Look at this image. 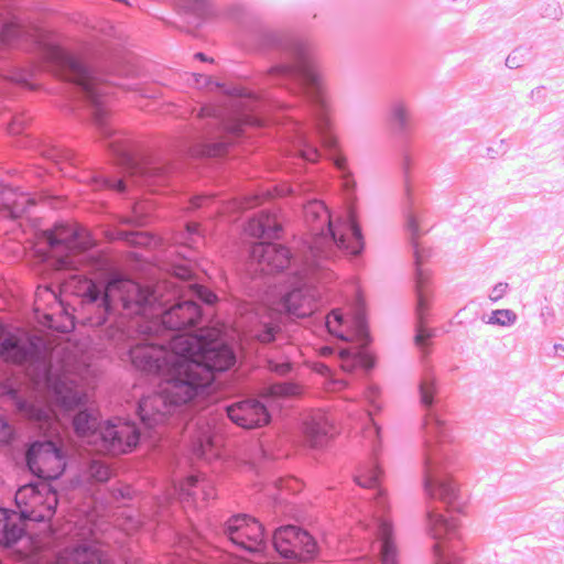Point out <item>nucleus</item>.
<instances>
[{"mask_svg":"<svg viewBox=\"0 0 564 564\" xmlns=\"http://www.w3.org/2000/svg\"><path fill=\"white\" fill-rule=\"evenodd\" d=\"M130 357L135 368L163 378L159 392L143 398L139 404L141 421L148 427L163 424L177 408L197 395L195 387L203 380L202 375L194 373L192 381H185L183 372L176 370L165 358V345H137L130 350Z\"/></svg>","mask_w":564,"mask_h":564,"instance_id":"obj_1","label":"nucleus"},{"mask_svg":"<svg viewBox=\"0 0 564 564\" xmlns=\"http://www.w3.org/2000/svg\"><path fill=\"white\" fill-rule=\"evenodd\" d=\"M165 358L184 372L185 381H192L194 373L202 375L203 380L195 387L196 394L212 382L215 371H225L236 361L234 350L221 340L191 334L174 336L165 346Z\"/></svg>","mask_w":564,"mask_h":564,"instance_id":"obj_2","label":"nucleus"},{"mask_svg":"<svg viewBox=\"0 0 564 564\" xmlns=\"http://www.w3.org/2000/svg\"><path fill=\"white\" fill-rule=\"evenodd\" d=\"M305 219L313 235L324 239L329 238L345 254L357 256L361 252L362 236L352 212L349 213L347 221L336 220L333 223L324 203L313 200L305 207Z\"/></svg>","mask_w":564,"mask_h":564,"instance_id":"obj_3","label":"nucleus"},{"mask_svg":"<svg viewBox=\"0 0 564 564\" xmlns=\"http://www.w3.org/2000/svg\"><path fill=\"white\" fill-rule=\"evenodd\" d=\"M44 236L56 258V269H72L70 256L80 253L93 246L88 231L77 224H61L46 230Z\"/></svg>","mask_w":564,"mask_h":564,"instance_id":"obj_4","label":"nucleus"},{"mask_svg":"<svg viewBox=\"0 0 564 564\" xmlns=\"http://www.w3.org/2000/svg\"><path fill=\"white\" fill-rule=\"evenodd\" d=\"M21 520L50 521L58 503L57 494L48 484H30L18 489L14 496Z\"/></svg>","mask_w":564,"mask_h":564,"instance_id":"obj_5","label":"nucleus"},{"mask_svg":"<svg viewBox=\"0 0 564 564\" xmlns=\"http://www.w3.org/2000/svg\"><path fill=\"white\" fill-rule=\"evenodd\" d=\"M95 449L104 454L119 455L132 451L139 443L140 432L133 422L108 421L99 427Z\"/></svg>","mask_w":564,"mask_h":564,"instance_id":"obj_6","label":"nucleus"},{"mask_svg":"<svg viewBox=\"0 0 564 564\" xmlns=\"http://www.w3.org/2000/svg\"><path fill=\"white\" fill-rule=\"evenodd\" d=\"M152 297L153 294L149 289H143L131 280H113L104 290L102 303L108 310L120 302L124 310L132 314H140L143 307L151 303Z\"/></svg>","mask_w":564,"mask_h":564,"instance_id":"obj_7","label":"nucleus"},{"mask_svg":"<svg viewBox=\"0 0 564 564\" xmlns=\"http://www.w3.org/2000/svg\"><path fill=\"white\" fill-rule=\"evenodd\" d=\"M275 550L286 558L310 560L318 551L315 539L306 531L294 525H286L275 531L273 536Z\"/></svg>","mask_w":564,"mask_h":564,"instance_id":"obj_8","label":"nucleus"},{"mask_svg":"<svg viewBox=\"0 0 564 564\" xmlns=\"http://www.w3.org/2000/svg\"><path fill=\"white\" fill-rule=\"evenodd\" d=\"M29 468L44 479L58 478L66 466L61 448L51 441L32 444L26 454Z\"/></svg>","mask_w":564,"mask_h":564,"instance_id":"obj_9","label":"nucleus"},{"mask_svg":"<svg viewBox=\"0 0 564 564\" xmlns=\"http://www.w3.org/2000/svg\"><path fill=\"white\" fill-rule=\"evenodd\" d=\"M226 533L234 544L243 550L260 552L263 549V528L253 518L247 516L230 518L226 524Z\"/></svg>","mask_w":564,"mask_h":564,"instance_id":"obj_10","label":"nucleus"},{"mask_svg":"<svg viewBox=\"0 0 564 564\" xmlns=\"http://www.w3.org/2000/svg\"><path fill=\"white\" fill-rule=\"evenodd\" d=\"M227 415L237 426L246 430L259 429L270 422L267 408L256 400H247L227 406Z\"/></svg>","mask_w":564,"mask_h":564,"instance_id":"obj_11","label":"nucleus"},{"mask_svg":"<svg viewBox=\"0 0 564 564\" xmlns=\"http://www.w3.org/2000/svg\"><path fill=\"white\" fill-rule=\"evenodd\" d=\"M45 379L54 392L55 402L66 410L83 404L86 395L77 388L73 379L67 375H58L53 367L45 373Z\"/></svg>","mask_w":564,"mask_h":564,"instance_id":"obj_12","label":"nucleus"},{"mask_svg":"<svg viewBox=\"0 0 564 564\" xmlns=\"http://www.w3.org/2000/svg\"><path fill=\"white\" fill-rule=\"evenodd\" d=\"M250 257L264 273L279 272L290 263V251L285 247L274 243H256L251 249Z\"/></svg>","mask_w":564,"mask_h":564,"instance_id":"obj_13","label":"nucleus"},{"mask_svg":"<svg viewBox=\"0 0 564 564\" xmlns=\"http://www.w3.org/2000/svg\"><path fill=\"white\" fill-rule=\"evenodd\" d=\"M35 350L34 344L21 332H6L0 326V358L8 362L21 364Z\"/></svg>","mask_w":564,"mask_h":564,"instance_id":"obj_14","label":"nucleus"},{"mask_svg":"<svg viewBox=\"0 0 564 564\" xmlns=\"http://www.w3.org/2000/svg\"><path fill=\"white\" fill-rule=\"evenodd\" d=\"M202 318L199 306L191 301H183L174 304L162 314V324L171 330H184L196 326Z\"/></svg>","mask_w":564,"mask_h":564,"instance_id":"obj_15","label":"nucleus"},{"mask_svg":"<svg viewBox=\"0 0 564 564\" xmlns=\"http://www.w3.org/2000/svg\"><path fill=\"white\" fill-rule=\"evenodd\" d=\"M54 57L63 66L66 79L79 85L94 99L96 83L83 63L61 50L55 52Z\"/></svg>","mask_w":564,"mask_h":564,"instance_id":"obj_16","label":"nucleus"},{"mask_svg":"<svg viewBox=\"0 0 564 564\" xmlns=\"http://www.w3.org/2000/svg\"><path fill=\"white\" fill-rule=\"evenodd\" d=\"M282 306L289 314L296 317H305L317 308L314 294L307 289H299L286 294L282 300Z\"/></svg>","mask_w":564,"mask_h":564,"instance_id":"obj_17","label":"nucleus"},{"mask_svg":"<svg viewBox=\"0 0 564 564\" xmlns=\"http://www.w3.org/2000/svg\"><path fill=\"white\" fill-rule=\"evenodd\" d=\"M332 430L333 426L324 414L311 415L304 422L305 443L313 448L322 447L327 443Z\"/></svg>","mask_w":564,"mask_h":564,"instance_id":"obj_18","label":"nucleus"},{"mask_svg":"<svg viewBox=\"0 0 564 564\" xmlns=\"http://www.w3.org/2000/svg\"><path fill=\"white\" fill-rule=\"evenodd\" d=\"M415 261H416V288H417V314L420 324L417 327V333L415 335V344L419 346H424L429 338H431L432 334L431 332L424 327L423 325V315L425 311L427 310V300L425 299L423 294V285L429 280V274L423 272V270L420 268L422 263V256L420 251L415 250Z\"/></svg>","mask_w":564,"mask_h":564,"instance_id":"obj_19","label":"nucleus"},{"mask_svg":"<svg viewBox=\"0 0 564 564\" xmlns=\"http://www.w3.org/2000/svg\"><path fill=\"white\" fill-rule=\"evenodd\" d=\"M28 33L25 24L9 11L0 13V51L12 46Z\"/></svg>","mask_w":564,"mask_h":564,"instance_id":"obj_20","label":"nucleus"},{"mask_svg":"<svg viewBox=\"0 0 564 564\" xmlns=\"http://www.w3.org/2000/svg\"><path fill=\"white\" fill-rule=\"evenodd\" d=\"M56 564H109L106 556L94 546H83L63 551Z\"/></svg>","mask_w":564,"mask_h":564,"instance_id":"obj_21","label":"nucleus"},{"mask_svg":"<svg viewBox=\"0 0 564 564\" xmlns=\"http://www.w3.org/2000/svg\"><path fill=\"white\" fill-rule=\"evenodd\" d=\"M24 532L21 518L6 509H0V544L9 545L18 541Z\"/></svg>","mask_w":564,"mask_h":564,"instance_id":"obj_22","label":"nucleus"},{"mask_svg":"<svg viewBox=\"0 0 564 564\" xmlns=\"http://www.w3.org/2000/svg\"><path fill=\"white\" fill-rule=\"evenodd\" d=\"M73 426L75 433L87 441L88 444L96 446L99 436L98 417L95 413L88 411L78 412L74 420Z\"/></svg>","mask_w":564,"mask_h":564,"instance_id":"obj_23","label":"nucleus"},{"mask_svg":"<svg viewBox=\"0 0 564 564\" xmlns=\"http://www.w3.org/2000/svg\"><path fill=\"white\" fill-rule=\"evenodd\" d=\"M28 198L15 193L12 188L0 186V210H8L9 216L17 218L25 210Z\"/></svg>","mask_w":564,"mask_h":564,"instance_id":"obj_24","label":"nucleus"},{"mask_svg":"<svg viewBox=\"0 0 564 564\" xmlns=\"http://www.w3.org/2000/svg\"><path fill=\"white\" fill-rule=\"evenodd\" d=\"M340 367L344 371L351 372L356 368L361 367L370 369L375 365V358L366 352L352 354L347 349L339 351Z\"/></svg>","mask_w":564,"mask_h":564,"instance_id":"obj_25","label":"nucleus"},{"mask_svg":"<svg viewBox=\"0 0 564 564\" xmlns=\"http://www.w3.org/2000/svg\"><path fill=\"white\" fill-rule=\"evenodd\" d=\"M379 536L381 539V561L382 564H397V547L392 541V527L383 521L379 527Z\"/></svg>","mask_w":564,"mask_h":564,"instance_id":"obj_26","label":"nucleus"},{"mask_svg":"<svg viewBox=\"0 0 564 564\" xmlns=\"http://www.w3.org/2000/svg\"><path fill=\"white\" fill-rule=\"evenodd\" d=\"M219 437L212 434L210 431H204L197 438L195 451L198 453V455L210 459L219 455Z\"/></svg>","mask_w":564,"mask_h":564,"instance_id":"obj_27","label":"nucleus"},{"mask_svg":"<svg viewBox=\"0 0 564 564\" xmlns=\"http://www.w3.org/2000/svg\"><path fill=\"white\" fill-rule=\"evenodd\" d=\"M20 410L30 419L33 421H36L41 423V427H43L44 424H47L48 426L51 423L55 420L56 413L53 409L50 406H40L35 404H21Z\"/></svg>","mask_w":564,"mask_h":564,"instance_id":"obj_28","label":"nucleus"},{"mask_svg":"<svg viewBox=\"0 0 564 564\" xmlns=\"http://www.w3.org/2000/svg\"><path fill=\"white\" fill-rule=\"evenodd\" d=\"M429 523L435 539L451 534L456 529V524L447 522L442 514L434 512L429 513Z\"/></svg>","mask_w":564,"mask_h":564,"instance_id":"obj_29","label":"nucleus"},{"mask_svg":"<svg viewBox=\"0 0 564 564\" xmlns=\"http://www.w3.org/2000/svg\"><path fill=\"white\" fill-rule=\"evenodd\" d=\"M301 393V388L294 383H275L264 390L263 395L273 399L292 398Z\"/></svg>","mask_w":564,"mask_h":564,"instance_id":"obj_30","label":"nucleus"},{"mask_svg":"<svg viewBox=\"0 0 564 564\" xmlns=\"http://www.w3.org/2000/svg\"><path fill=\"white\" fill-rule=\"evenodd\" d=\"M427 487L433 497L444 500L447 503H451L456 498V488L451 482L438 484L436 487H432L429 482Z\"/></svg>","mask_w":564,"mask_h":564,"instance_id":"obj_31","label":"nucleus"},{"mask_svg":"<svg viewBox=\"0 0 564 564\" xmlns=\"http://www.w3.org/2000/svg\"><path fill=\"white\" fill-rule=\"evenodd\" d=\"M78 293L87 303H95L99 295L100 290L90 280L83 279L78 281Z\"/></svg>","mask_w":564,"mask_h":564,"instance_id":"obj_32","label":"nucleus"},{"mask_svg":"<svg viewBox=\"0 0 564 564\" xmlns=\"http://www.w3.org/2000/svg\"><path fill=\"white\" fill-rule=\"evenodd\" d=\"M302 78L306 85L316 89L321 88V75L314 65H305L302 67Z\"/></svg>","mask_w":564,"mask_h":564,"instance_id":"obj_33","label":"nucleus"},{"mask_svg":"<svg viewBox=\"0 0 564 564\" xmlns=\"http://www.w3.org/2000/svg\"><path fill=\"white\" fill-rule=\"evenodd\" d=\"M516 314L510 310H497L492 312L489 323L508 326L516 322Z\"/></svg>","mask_w":564,"mask_h":564,"instance_id":"obj_34","label":"nucleus"},{"mask_svg":"<svg viewBox=\"0 0 564 564\" xmlns=\"http://www.w3.org/2000/svg\"><path fill=\"white\" fill-rule=\"evenodd\" d=\"M205 485L206 484L204 480H200L196 476H191V477L186 478V480L182 484L181 490L184 491L187 496L194 497L197 495L196 489L199 488V489L204 490Z\"/></svg>","mask_w":564,"mask_h":564,"instance_id":"obj_35","label":"nucleus"},{"mask_svg":"<svg viewBox=\"0 0 564 564\" xmlns=\"http://www.w3.org/2000/svg\"><path fill=\"white\" fill-rule=\"evenodd\" d=\"M381 471L378 467L369 470L368 474H361L357 476L356 480L361 487L372 488L375 487L380 478Z\"/></svg>","mask_w":564,"mask_h":564,"instance_id":"obj_36","label":"nucleus"},{"mask_svg":"<svg viewBox=\"0 0 564 564\" xmlns=\"http://www.w3.org/2000/svg\"><path fill=\"white\" fill-rule=\"evenodd\" d=\"M341 321H343L341 314L337 311H334V312H332L330 315H328L327 321H326V326L332 334L336 335L337 337H339L343 340H348L347 337H345L343 334H340L338 332V327L340 326Z\"/></svg>","mask_w":564,"mask_h":564,"instance_id":"obj_37","label":"nucleus"},{"mask_svg":"<svg viewBox=\"0 0 564 564\" xmlns=\"http://www.w3.org/2000/svg\"><path fill=\"white\" fill-rule=\"evenodd\" d=\"M259 219H261L265 237H271L280 228L275 217L270 214L262 213L259 215Z\"/></svg>","mask_w":564,"mask_h":564,"instance_id":"obj_38","label":"nucleus"},{"mask_svg":"<svg viewBox=\"0 0 564 564\" xmlns=\"http://www.w3.org/2000/svg\"><path fill=\"white\" fill-rule=\"evenodd\" d=\"M90 474L97 481H107L110 478V470L107 466L94 463L90 466Z\"/></svg>","mask_w":564,"mask_h":564,"instance_id":"obj_39","label":"nucleus"},{"mask_svg":"<svg viewBox=\"0 0 564 564\" xmlns=\"http://www.w3.org/2000/svg\"><path fill=\"white\" fill-rule=\"evenodd\" d=\"M191 289L193 293L207 304H213L216 301V295L210 290L202 285H192Z\"/></svg>","mask_w":564,"mask_h":564,"instance_id":"obj_40","label":"nucleus"},{"mask_svg":"<svg viewBox=\"0 0 564 564\" xmlns=\"http://www.w3.org/2000/svg\"><path fill=\"white\" fill-rule=\"evenodd\" d=\"M246 231L252 237H265L264 229L261 225V219H259V216L249 221L248 226L246 227Z\"/></svg>","mask_w":564,"mask_h":564,"instance_id":"obj_41","label":"nucleus"},{"mask_svg":"<svg viewBox=\"0 0 564 564\" xmlns=\"http://www.w3.org/2000/svg\"><path fill=\"white\" fill-rule=\"evenodd\" d=\"M276 328L274 326H265L264 329L257 335L261 343H271L275 338Z\"/></svg>","mask_w":564,"mask_h":564,"instance_id":"obj_42","label":"nucleus"},{"mask_svg":"<svg viewBox=\"0 0 564 564\" xmlns=\"http://www.w3.org/2000/svg\"><path fill=\"white\" fill-rule=\"evenodd\" d=\"M434 388L432 384L423 383L421 386V399L425 405H431L433 402Z\"/></svg>","mask_w":564,"mask_h":564,"instance_id":"obj_43","label":"nucleus"},{"mask_svg":"<svg viewBox=\"0 0 564 564\" xmlns=\"http://www.w3.org/2000/svg\"><path fill=\"white\" fill-rule=\"evenodd\" d=\"M318 130L322 134V139H323V144L328 148V149H335L336 145H337V140L335 137L333 135H328L326 134V131H325V128L324 126L319 124L318 126Z\"/></svg>","mask_w":564,"mask_h":564,"instance_id":"obj_44","label":"nucleus"},{"mask_svg":"<svg viewBox=\"0 0 564 564\" xmlns=\"http://www.w3.org/2000/svg\"><path fill=\"white\" fill-rule=\"evenodd\" d=\"M269 367L272 371L280 373V375H284V373L289 372L291 369V365L289 362H282V364L270 362Z\"/></svg>","mask_w":564,"mask_h":564,"instance_id":"obj_45","label":"nucleus"},{"mask_svg":"<svg viewBox=\"0 0 564 564\" xmlns=\"http://www.w3.org/2000/svg\"><path fill=\"white\" fill-rule=\"evenodd\" d=\"M357 323H358L357 338H358V340L362 341V344H367L368 332L366 329V326L364 325V322L361 319H358Z\"/></svg>","mask_w":564,"mask_h":564,"instance_id":"obj_46","label":"nucleus"},{"mask_svg":"<svg viewBox=\"0 0 564 564\" xmlns=\"http://www.w3.org/2000/svg\"><path fill=\"white\" fill-rule=\"evenodd\" d=\"M302 156L306 161L315 162L318 158V152L315 148H307L302 151Z\"/></svg>","mask_w":564,"mask_h":564,"instance_id":"obj_47","label":"nucleus"},{"mask_svg":"<svg viewBox=\"0 0 564 564\" xmlns=\"http://www.w3.org/2000/svg\"><path fill=\"white\" fill-rule=\"evenodd\" d=\"M11 435L10 426L0 419V442H6Z\"/></svg>","mask_w":564,"mask_h":564,"instance_id":"obj_48","label":"nucleus"},{"mask_svg":"<svg viewBox=\"0 0 564 564\" xmlns=\"http://www.w3.org/2000/svg\"><path fill=\"white\" fill-rule=\"evenodd\" d=\"M522 57L517 54L509 55L506 59V65L510 68H517L521 65Z\"/></svg>","mask_w":564,"mask_h":564,"instance_id":"obj_49","label":"nucleus"},{"mask_svg":"<svg viewBox=\"0 0 564 564\" xmlns=\"http://www.w3.org/2000/svg\"><path fill=\"white\" fill-rule=\"evenodd\" d=\"M22 126L23 122L20 119L14 118L9 124V132L12 134H18L22 131Z\"/></svg>","mask_w":564,"mask_h":564,"instance_id":"obj_50","label":"nucleus"},{"mask_svg":"<svg viewBox=\"0 0 564 564\" xmlns=\"http://www.w3.org/2000/svg\"><path fill=\"white\" fill-rule=\"evenodd\" d=\"M36 296L37 297H43V299H53L55 300L56 299V295L55 293L50 289V288H39L37 289V292H36Z\"/></svg>","mask_w":564,"mask_h":564,"instance_id":"obj_51","label":"nucleus"},{"mask_svg":"<svg viewBox=\"0 0 564 564\" xmlns=\"http://www.w3.org/2000/svg\"><path fill=\"white\" fill-rule=\"evenodd\" d=\"M506 289H507V284H498L492 291L491 300H494V301L499 300L502 296Z\"/></svg>","mask_w":564,"mask_h":564,"instance_id":"obj_52","label":"nucleus"},{"mask_svg":"<svg viewBox=\"0 0 564 564\" xmlns=\"http://www.w3.org/2000/svg\"><path fill=\"white\" fill-rule=\"evenodd\" d=\"M333 160H334L335 165L339 170L344 171L346 169V159L344 156L338 155V156L334 158Z\"/></svg>","mask_w":564,"mask_h":564,"instance_id":"obj_53","label":"nucleus"},{"mask_svg":"<svg viewBox=\"0 0 564 564\" xmlns=\"http://www.w3.org/2000/svg\"><path fill=\"white\" fill-rule=\"evenodd\" d=\"M292 193H293V189L286 185H282L281 187L276 188V195H279V196H285V195H289Z\"/></svg>","mask_w":564,"mask_h":564,"instance_id":"obj_54","label":"nucleus"},{"mask_svg":"<svg viewBox=\"0 0 564 564\" xmlns=\"http://www.w3.org/2000/svg\"><path fill=\"white\" fill-rule=\"evenodd\" d=\"M434 552H435L436 556L438 557V560L436 561L435 564H449L448 562H446L445 560H443L441 557V545L440 544H436L434 546Z\"/></svg>","mask_w":564,"mask_h":564,"instance_id":"obj_55","label":"nucleus"},{"mask_svg":"<svg viewBox=\"0 0 564 564\" xmlns=\"http://www.w3.org/2000/svg\"><path fill=\"white\" fill-rule=\"evenodd\" d=\"M206 200L204 197H196L192 200V205L194 208L200 207L203 205V202Z\"/></svg>","mask_w":564,"mask_h":564,"instance_id":"obj_56","label":"nucleus"},{"mask_svg":"<svg viewBox=\"0 0 564 564\" xmlns=\"http://www.w3.org/2000/svg\"><path fill=\"white\" fill-rule=\"evenodd\" d=\"M176 275H178L182 279H186L189 275V273L185 269H180V271L176 272Z\"/></svg>","mask_w":564,"mask_h":564,"instance_id":"obj_57","label":"nucleus"},{"mask_svg":"<svg viewBox=\"0 0 564 564\" xmlns=\"http://www.w3.org/2000/svg\"><path fill=\"white\" fill-rule=\"evenodd\" d=\"M187 230H188L189 232H197V230H198V225H197V224H191V225H188V226H187Z\"/></svg>","mask_w":564,"mask_h":564,"instance_id":"obj_58","label":"nucleus"},{"mask_svg":"<svg viewBox=\"0 0 564 564\" xmlns=\"http://www.w3.org/2000/svg\"><path fill=\"white\" fill-rule=\"evenodd\" d=\"M4 11H8V10H7V9H6V7L0 2V13H1V12H4Z\"/></svg>","mask_w":564,"mask_h":564,"instance_id":"obj_59","label":"nucleus"},{"mask_svg":"<svg viewBox=\"0 0 564 564\" xmlns=\"http://www.w3.org/2000/svg\"><path fill=\"white\" fill-rule=\"evenodd\" d=\"M118 188H119V191H123L124 189V186H123L122 182L118 183Z\"/></svg>","mask_w":564,"mask_h":564,"instance_id":"obj_60","label":"nucleus"},{"mask_svg":"<svg viewBox=\"0 0 564 564\" xmlns=\"http://www.w3.org/2000/svg\"><path fill=\"white\" fill-rule=\"evenodd\" d=\"M197 56L200 57V59H204L203 54H197Z\"/></svg>","mask_w":564,"mask_h":564,"instance_id":"obj_61","label":"nucleus"}]
</instances>
